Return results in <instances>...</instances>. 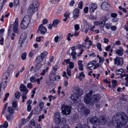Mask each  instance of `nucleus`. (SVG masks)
<instances>
[{
  "mask_svg": "<svg viewBox=\"0 0 128 128\" xmlns=\"http://www.w3.org/2000/svg\"><path fill=\"white\" fill-rule=\"evenodd\" d=\"M9 94L8 93H6L5 95V98L4 99V100L6 101L7 98L9 96Z\"/></svg>",
  "mask_w": 128,
  "mask_h": 128,
  "instance_id": "obj_52",
  "label": "nucleus"
},
{
  "mask_svg": "<svg viewBox=\"0 0 128 128\" xmlns=\"http://www.w3.org/2000/svg\"><path fill=\"white\" fill-rule=\"evenodd\" d=\"M47 54V52H44L41 54L40 56L44 59L46 56Z\"/></svg>",
  "mask_w": 128,
  "mask_h": 128,
  "instance_id": "obj_27",
  "label": "nucleus"
},
{
  "mask_svg": "<svg viewBox=\"0 0 128 128\" xmlns=\"http://www.w3.org/2000/svg\"><path fill=\"white\" fill-rule=\"evenodd\" d=\"M7 111L10 114H12L14 113L13 110L11 107L10 106L8 107Z\"/></svg>",
  "mask_w": 128,
  "mask_h": 128,
  "instance_id": "obj_28",
  "label": "nucleus"
},
{
  "mask_svg": "<svg viewBox=\"0 0 128 128\" xmlns=\"http://www.w3.org/2000/svg\"><path fill=\"white\" fill-rule=\"evenodd\" d=\"M9 75V74L8 72L4 73L3 74L2 76L3 80H4L3 82H2V84H4L3 85L4 86V88L6 87L7 85L6 84V79H7L8 78V76Z\"/></svg>",
  "mask_w": 128,
  "mask_h": 128,
  "instance_id": "obj_12",
  "label": "nucleus"
},
{
  "mask_svg": "<svg viewBox=\"0 0 128 128\" xmlns=\"http://www.w3.org/2000/svg\"><path fill=\"white\" fill-rule=\"evenodd\" d=\"M14 6H17L19 3V0H14Z\"/></svg>",
  "mask_w": 128,
  "mask_h": 128,
  "instance_id": "obj_54",
  "label": "nucleus"
},
{
  "mask_svg": "<svg viewBox=\"0 0 128 128\" xmlns=\"http://www.w3.org/2000/svg\"><path fill=\"white\" fill-rule=\"evenodd\" d=\"M74 29L76 30H78L79 29V26L78 24H76L74 25Z\"/></svg>",
  "mask_w": 128,
  "mask_h": 128,
  "instance_id": "obj_48",
  "label": "nucleus"
},
{
  "mask_svg": "<svg viewBox=\"0 0 128 128\" xmlns=\"http://www.w3.org/2000/svg\"><path fill=\"white\" fill-rule=\"evenodd\" d=\"M30 124L32 126H35L36 123H35L34 121L33 120H32L30 122Z\"/></svg>",
  "mask_w": 128,
  "mask_h": 128,
  "instance_id": "obj_53",
  "label": "nucleus"
},
{
  "mask_svg": "<svg viewBox=\"0 0 128 128\" xmlns=\"http://www.w3.org/2000/svg\"><path fill=\"white\" fill-rule=\"evenodd\" d=\"M111 16L112 17L114 18V17H116L117 16V14L116 13H112L111 14Z\"/></svg>",
  "mask_w": 128,
  "mask_h": 128,
  "instance_id": "obj_59",
  "label": "nucleus"
},
{
  "mask_svg": "<svg viewBox=\"0 0 128 128\" xmlns=\"http://www.w3.org/2000/svg\"><path fill=\"white\" fill-rule=\"evenodd\" d=\"M97 5L95 4L92 3L89 6V8L90 12H93L96 9Z\"/></svg>",
  "mask_w": 128,
  "mask_h": 128,
  "instance_id": "obj_17",
  "label": "nucleus"
},
{
  "mask_svg": "<svg viewBox=\"0 0 128 128\" xmlns=\"http://www.w3.org/2000/svg\"><path fill=\"white\" fill-rule=\"evenodd\" d=\"M27 87L29 88H32V84L30 83H29L27 85Z\"/></svg>",
  "mask_w": 128,
  "mask_h": 128,
  "instance_id": "obj_50",
  "label": "nucleus"
},
{
  "mask_svg": "<svg viewBox=\"0 0 128 128\" xmlns=\"http://www.w3.org/2000/svg\"><path fill=\"white\" fill-rule=\"evenodd\" d=\"M78 109L80 110L81 111L87 114L90 112V110L87 108H86L82 104H80L78 107Z\"/></svg>",
  "mask_w": 128,
  "mask_h": 128,
  "instance_id": "obj_9",
  "label": "nucleus"
},
{
  "mask_svg": "<svg viewBox=\"0 0 128 128\" xmlns=\"http://www.w3.org/2000/svg\"><path fill=\"white\" fill-rule=\"evenodd\" d=\"M98 120L99 118L97 116H93L90 119V122L92 124L98 126L99 125Z\"/></svg>",
  "mask_w": 128,
  "mask_h": 128,
  "instance_id": "obj_7",
  "label": "nucleus"
},
{
  "mask_svg": "<svg viewBox=\"0 0 128 128\" xmlns=\"http://www.w3.org/2000/svg\"><path fill=\"white\" fill-rule=\"evenodd\" d=\"M69 66L68 68H74V63L72 62H69Z\"/></svg>",
  "mask_w": 128,
  "mask_h": 128,
  "instance_id": "obj_44",
  "label": "nucleus"
},
{
  "mask_svg": "<svg viewBox=\"0 0 128 128\" xmlns=\"http://www.w3.org/2000/svg\"><path fill=\"white\" fill-rule=\"evenodd\" d=\"M59 37L58 36H56L54 38V40L56 43H57L58 41Z\"/></svg>",
  "mask_w": 128,
  "mask_h": 128,
  "instance_id": "obj_57",
  "label": "nucleus"
},
{
  "mask_svg": "<svg viewBox=\"0 0 128 128\" xmlns=\"http://www.w3.org/2000/svg\"><path fill=\"white\" fill-rule=\"evenodd\" d=\"M18 18H16L14 22V24L13 25L12 24L10 26V27H12V26H13V30L14 32L15 33H18Z\"/></svg>",
  "mask_w": 128,
  "mask_h": 128,
  "instance_id": "obj_8",
  "label": "nucleus"
},
{
  "mask_svg": "<svg viewBox=\"0 0 128 128\" xmlns=\"http://www.w3.org/2000/svg\"><path fill=\"white\" fill-rule=\"evenodd\" d=\"M112 24L109 22H107L105 24V26L107 29H109L112 26Z\"/></svg>",
  "mask_w": 128,
  "mask_h": 128,
  "instance_id": "obj_29",
  "label": "nucleus"
},
{
  "mask_svg": "<svg viewBox=\"0 0 128 128\" xmlns=\"http://www.w3.org/2000/svg\"><path fill=\"white\" fill-rule=\"evenodd\" d=\"M20 92L17 91L15 94V96L16 98H20Z\"/></svg>",
  "mask_w": 128,
  "mask_h": 128,
  "instance_id": "obj_36",
  "label": "nucleus"
},
{
  "mask_svg": "<svg viewBox=\"0 0 128 128\" xmlns=\"http://www.w3.org/2000/svg\"><path fill=\"white\" fill-rule=\"evenodd\" d=\"M104 60V58L103 57H100L99 59V62H102V63Z\"/></svg>",
  "mask_w": 128,
  "mask_h": 128,
  "instance_id": "obj_58",
  "label": "nucleus"
},
{
  "mask_svg": "<svg viewBox=\"0 0 128 128\" xmlns=\"http://www.w3.org/2000/svg\"><path fill=\"white\" fill-rule=\"evenodd\" d=\"M70 13L68 12H66L64 14V17H66L68 18H69V16Z\"/></svg>",
  "mask_w": 128,
  "mask_h": 128,
  "instance_id": "obj_42",
  "label": "nucleus"
},
{
  "mask_svg": "<svg viewBox=\"0 0 128 128\" xmlns=\"http://www.w3.org/2000/svg\"><path fill=\"white\" fill-rule=\"evenodd\" d=\"M32 3V4H30L29 6L28 10V14L30 15L32 14L38 10L37 4L38 3L37 1L36 0H34Z\"/></svg>",
  "mask_w": 128,
  "mask_h": 128,
  "instance_id": "obj_3",
  "label": "nucleus"
},
{
  "mask_svg": "<svg viewBox=\"0 0 128 128\" xmlns=\"http://www.w3.org/2000/svg\"><path fill=\"white\" fill-rule=\"evenodd\" d=\"M106 118L103 116L100 117V119H99L98 123L99 125H103L106 122Z\"/></svg>",
  "mask_w": 128,
  "mask_h": 128,
  "instance_id": "obj_15",
  "label": "nucleus"
},
{
  "mask_svg": "<svg viewBox=\"0 0 128 128\" xmlns=\"http://www.w3.org/2000/svg\"><path fill=\"white\" fill-rule=\"evenodd\" d=\"M8 123L6 122H5L4 123L3 126L4 128H6L8 127Z\"/></svg>",
  "mask_w": 128,
  "mask_h": 128,
  "instance_id": "obj_56",
  "label": "nucleus"
},
{
  "mask_svg": "<svg viewBox=\"0 0 128 128\" xmlns=\"http://www.w3.org/2000/svg\"><path fill=\"white\" fill-rule=\"evenodd\" d=\"M102 8L104 10H108L110 8V6L107 2H103L101 5Z\"/></svg>",
  "mask_w": 128,
  "mask_h": 128,
  "instance_id": "obj_13",
  "label": "nucleus"
},
{
  "mask_svg": "<svg viewBox=\"0 0 128 128\" xmlns=\"http://www.w3.org/2000/svg\"><path fill=\"white\" fill-rule=\"evenodd\" d=\"M26 52H24L22 54L21 57L22 60H24L26 59Z\"/></svg>",
  "mask_w": 128,
  "mask_h": 128,
  "instance_id": "obj_38",
  "label": "nucleus"
},
{
  "mask_svg": "<svg viewBox=\"0 0 128 128\" xmlns=\"http://www.w3.org/2000/svg\"><path fill=\"white\" fill-rule=\"evenodd\" d=\"M84 74L83 72H82L80 74L78 78L80 80H82V78H84Z\"/></svg>",
  "mask_w": 128,
  "mask_h": 128,
  "instance_id": "obj_32",
  "label": "nucleus"
},
{
  "mask_svg": "<svg viewBox=\"0 0 128 128\" xmlns=\"http://www.w3.org/2000/svg\"><path fill=\"white\" fill-rule=\"evenodd\" d=\"M30 82L32 83H34L36 81V79L34 76H32L30 78Z\"/></svg>",
  "mask_w": 128,
  "mask_h": 128,
  "instance_id": "obj_37",
  "label": "nucleus"
},
{
  "mask_svg": "<svg viewBox=\"0 0 128 128\" xmlns=\"http://www.w3.org/2000/svg\"><path fill=\"white\" fill-rule=\"evenodd\" d=\"M110 28L112 30H114L116 29V27L115 26H111V27Z\"/></svg>",
  "mask_w": 128,
  "mask_h": 128,
  "instance_id": "obj_61",
  "label": "nucleus"
},
{
  "mask_svg": "<svg viewBox=\"0 0 128 128\" xmlns=\"http://www.w3.org/2000/svg\"><path fill=\"white\" fill-rule=\"evenodd\" d=\"M82 61L81 60H79L78 62V68L79 70L81 71L83 70V65L82 64Z\"/></svg>",
  "mask_w": 128,
  "mask_h": 128,
  "instance_id": "obj_26",
  "label": "nucleus"
},
{
  "mask_svg": "<svg viewBox=\"0 0 128 128\" xmlns=\"http://www.w3.org/2000/svg\"><path fill=\"white\" fill-rule=\"evenodd\" d=\"M108 18H107L106 16H103L101 19V20L105 23V22L108 20Z\"/></svg>",
  "mask_w": 128,
  "mask_h": 128,
  "instance_id": "obj_31",
  "label": "nucleus"
},
{
  "mask_svg": "<svg viewBox=\"0 0 128 128\" xmlns=\"http://www.w3.org/2000/svg\"><path fill=\"white\" fill-rule=\"evenodd\" d=\"M4 31V29L2 28L0 30V37H1L2 36Z\"/></svg>",
  "mask_w": 128,
  "mask_h": 128,
  "instance_id": "obj_45",
  "label": "nucleus"
},
{
  "mask_svg": "<svg viewBox=\"0 0 128 128\" xmlns=\"http://www.w3.org/2000/svg\"><path fill=\"white\" fill-rule=\"evenodd\" d=\"M79 12V9L76 8H75L73 11V13L74 14L73 17L74 19L76 18L78 16V14Z\"/></svg>",
  "mask_w": 128,
  "mask_h": 128,
  "instance_id": "obj_18",
  "label": "nucleus"
},
{
  "mask_svg": "<svg viewBox=\"0 0 128 128\" xmlns=\"http://www.w3.org/2000/svg\"><path fill=\"white\" fill-rule=\"evenodd\" d=\"M44 59L40 56L37 57L36 59V61L37 64L41 63L43 61Z\"/></svg>",
  "mask_w": 128,
  "mask_h": 128,
  "instance_id": "obj_24",
  "label": "nucleus"
},
{
  "mask_svg": "<svg viewBox=\"0 0 128 128\" xmlns=\"http://www.w3.org/2000/svg\"><path fill=\"white\" fill-rule=\"evenodd\" d=\"M48 22V20L46 19H44L42 21V25L44 24H46Z\"/></svg>",
  "mask_w": 128,
  "mask_h": 128,
  "instance_id": "obj_63",
  "label": "nucleus"
},
{
  "mask_svg": "<svg viewBox=\"0 0 128 128\" xmlns=\"http://www.w3.org/2000/svg\"><path fill=\"white\" fill-rule=\"evenodd\" d=\"M82 1L80 2L78 4V7L80 9H82Z\"/></svg>",
  "mask_w": 128,
  "mask_h": 128,
  "instance_id": "obj_47",
  "label": "nucleus"
},
{
  "mask_svg": "<svg viewBox=\"0 0 128 128\" xmlns=\"http://www.w3.org/2000/svg\"><path fill=\"white\" fill-rule=\"evenodd\" d=\"M118 20V19L116 17L113 18L112 20V21L113 22H116Z\"/></svg>",
  "mask_w": 128,
  "mask_h": 128,
  "instance_id": "obj_51",
  "label": "nucleus"
},
{
  "mask_svg": "<svg viewBox=\"0 0 128 128\" xmlns=\"http://www.w3.org/2000/svg\"><path fill=\"white\" fill-rule=\"evenodd\" d=\"M88 8L87 7H86L84 9V12L85 13H87L88 12Z\"/></svg>",
  "mask_w": 128,
  "mask_h": 128,
  "instance_id": "obj_55",
  "label": "nucleus"
},
{
  "mask_svg": "<svg viewBox=\"0 0 128 128\" xmlns=\"http://www.w3.org/2000/svg\"><path fill=\"white\" fill-rule=\"evenodd\" d=\"M62 112L64 114L66 115L70 114L71 111L70 106L62 104L61 105Z\"/></svg>",
  "mask_w": 128,
  "mask_h": 128,
  "instance_id": "obj_5",
  "label": "nucleus"
},
{
  "mask_svg": "<svg viewBox=\"0 0 128 128\" xmlns=\"http://www.w3.org/2000/svg\"><path fill=\"white\" fill-rule=\"evenodd\" d=\"M92 93V91H90L84 96V99L85 103L91 106H93L94 104L98 102L101 98L100 96L98 94L93 95L91 98Z\"/></svg>",
  "mask_w": 128,
  "mask_h": 128,
  "instance_id": "obj_1",
  "label": "nucleus"
},
{
  "mask_svg": "<svg viewBox=\"0 0 128 128\" xmlns=\"http://www.w3.org/2000/svg\"><path fill=\"white\" fill-rule=\"evenodd\" d=\"M75 128H90V127L88 126H86L85 125H82L80 124H78L75 127Z\"/></svg>",
  "mask_w": 128,
  "mask_h": 128,
  "instance_id": "obj_22",
  "label": "nucleus"
},
{
  "mask_svg": "<svg viewBox=\"0 0 128 128\" xmlns=\"http://www.w3.org/2000/svg\"><path fill=\"white\" fill-rule=\"evenodd\" d=\"M116 53L119 56H122L123 54V50L121 48L120 49H117L116 50Z\"/></svg>",
  "mask_w": 128,
  "mask_h": 128,
  "instance_id": "obj_21",
  "label": "nucleus"
},
{
  "mask_svg": "<svg viewBox=\"0 0 128 128\" xmlns=\"http://www.w3.org/2000/svg\"><path fill=\"white\" fill-rule=\"evenodd\" d=\"M62 128H70L68 125L66 124L64 125L63 127Z\"/></svg>",
  "mask_w": 128,
  "mask_h": 128,
  "instance_id": "obj_64",
  "label": "nucleus"
},
{
  "mask_svg": "<svg viewBox=\"0 0 128 128\" xmlns=\"http://www.w3.org/2000/svg\"><path fill=\"white\" fill-rule=\"evenodd\" d=\"M114 64L117 66H122L123 64V59L122 58L116 57L114 59Z\"/></svg>",
  "mask_w": 128,
  "mask_h": 128,
  "instance_id": "obj_6",
  "label": "nucleus"
},
{
  "mask_svg": "<svg viewBox=\"0 0 128 128\" xmlns=\"http://www.w3.org/2000/svg\"><path fill=\"white\" fill-rule=\"evenodd\" d=\"M112 88H114L116 86V84L117 81L116 80H112Z\"/></svg>",
  "mask_w": 128,
  "mask_h": 128,
  "instance_id": "obj_33",
  "label": "nucleus"
},
{
  "mask_svg": "<svg viewBox=\"0 0 128 128\" xmlns=\"http://www.w3.org/2000/svg\"><path fill=\"white\" fill-rule=\"evenodd\" d=\"M40 32L42 34H44L46 32V28L42 26V24L40 25L38 28V32Z\"/></svg>",
  "mask_w": 128,
  "mask_h": 128,
  "instance_id": "obj_16",
  "label": "nucleus"
},
{
  "mask_svg": "<svg viewBox=\"0 0 128 128\" xmlns=\"http://www.w3.org/2000/svg\"><path fill=\"white\" fill-rule=\"evenodd\" d=\"M60 22L59 20L58 19H55L54 20L52 24V25L54 27H57V24Z\"/></svg>",
  "mask_w": 128,
  "mask_h": 128,
  "instance_id": "obj_25",
  "label": "nucleus"
},
{
  "mask_svg": "<svg viewBox=\"0 0 128 128\" xmlns=\"http://www.w3.org/2000/svg\"><path fill=\"white\" fill-rule=\"evenodd\" d=\"M105 23L103 22V21H101V22H99V26L101 28L103 27L104 26H105Z\"/></svg>",
  "mask_w": 128,
  "mask_h": 128,
  "instance_id": "obj_41",
  "label": "nucleus"
},
{
  "mask_svg": "<svg viewBox=\"0 0 128 128\" xmlns=\"http://www.w3.org/2000/svg\"><path fill=\"white\" fill-rule=\"evenodd\" d=\"M94 65L92 64V62H90L87 65V68H90L92 67Z\"/></svg>",
  "mask_w": 128,
  "mask_h": 128,
  "instance_id": "obj_40",
  "label": "nucleus"
},
{
  "mask_svg": "<svg viewBox=\"0 0 128 128\" xmlns=\"http://www.w3.org/2000/svg\"><path fill=\"white\" fill-rule=\"evenodd\" d=\"M122 69L118 70L116 71V74H122Z\"/></svg>",
  "mask_w": 128,
  "mask_h": 128,
  "instance_id": "obj_43",
  "label": "nucleus"
},
{
  "mask_svg": "<svg viewBox=\"0 0 128 128\" xmlns=\"http://www.w3.org/2000/svg\"><path fill=\"white\" fill-rule=\"evenodd\" d=\"M22 20L30 23V18L28 15H26L23 18Z\"/></svg>",
  "mask_w": 128,
  "mask_h": 128,
  "instance_id": "obj_23",
  "label": "nucleus"
},
{
  "mask_svg": "<svg viewBox=\"0 0 128 128\" xmlns=\"http://www.w3.org/2000/svg\"><path fill=\"white\" fill-rule=\"evenodd\" d=\"M60 122L62 123H64L66 122V119L65 118H63L60 119Z\"/></svg>",
  "mask_w": 128,
  "mask_h": 128,
  "instance_id": "obj_49",
  "label": "nucleus"
},
{
  "mask_svg": "<svg viewBox=\"0 0 128 128\" xmlns=\"http://www.w3.org/2000/svg\"><path fill=\"white\" fill-rule=\"evenodd\" d=\"M76 53L75 51H72L71 53V55L72 56V58L74 60H75L76 59Z\"/></svg>",
  "mask_w": 128,
  "mask_h": 128,
  "instance_id": "obj_30",
  "label": "nucleus"
},
{
  "mask_svg": "<svg viewBox=\"0 0 128 128\" xmlns=\"http://www.w3.org/2000/svg\"><path fill=\"white\" fill-rule=\"evenodd\" d=\"M20 90L21 92H23L22 94V102H24V99L26 98L27 96L26 94L28 93V90L26 87L24 85L21 84L20 86Z\"/></svg>",
  "mask_w": 128,
  "mask_h": 128,
  "instance_id": "obj_4",
  "label": "nucleus"
},
{
  "mask_svg": "<svg viewBox=\"0 0 128 128\" xmlns=\"http://www.w3.org/2000/svg\"><path fill=\"white\" fill-rule=\"evenodd\" d=\"M99 66H100L99 64H98V63L96 64L95 65V66L94 68V69H96L98 67H99Z\"/></svg>",
  "mask_w": 128,
  "mask_h": 128,
  "instance_id": "obj_60",
  "label": "nucleus"
},
{
  "mask_svg": "<svg viewBox=\"0 0 128 128\" xmlns=\"http://www.w3.org/2000/svg\"><path fill=\"white\" fill-rule=\"evenodd\" d=\"M23 34L21 35L20 38L19 39V43L21 44H25L27 42V40H26V37L25 35L24 36H23ZM21 46H22V45H21Z\"/></svg>",
  "mask_w": 128,
  "mask_h": 128,
  "instance_id": "obj_10",
  "label": "nucleus"
},
{
  "mask_svg": "<svg viewBox=\"0 0 128 128\" xmlns=\"http://www.w3.org/2000/svg\"><path fill=\"white\" fill-rule=\"evenodd\" d=\"M44 104V102H42L40 103L38 106H37V108L39 111H40L42 110L43 108Z\"/></svg>",
  "mask_w": 128,
  "mask_h": 128,
  "instance_id": "obj_20",
  "label": "nucleus"
},
{
  "mask_svg": "<svg viewBox=\"0 0 128 128\" xmlns=\"http://www.w3.org/2000/svg\"><path fill=\"white\" fill-rule=\"evenodd\" d=\"M31 109V107L30 105H28L27 106V110L29 112L30 111Z\"/></svg>",
  "mask_w": 128,
  "mask_h": 128,
  "instance_id": "obj_62",
  "label": "nucleus"
},
{
  "mask_svg": "<svg viewBox=\"0 0 128 128\" xmlns=\"http://www.w3.org/2000/svg\"><path fill=\"white\" fill-rule=\"evenodd\" d=\"M50 80L55 81L56 79V76L54 73H51L50 75Z\"/></svg>",
  "mask_w": 128,
  "mask_h": 128,
  "instance_id": "obj_19",
  "label": "nucleus"
},
{
  "mask_svg": "<svg viewBox=\"0 0 128 128\" xmlns=\"http://www.w3.org/2000/svg\"><path fill=\"white\" fill-rule=\"evenodd\" d=\"M101 44L99 42H98L96 44V46L99 50L100 51L102 50V49L101 48Z\"/></svg>",
  "mask_w": 128,
  "mask_h": 128,
  "instance_id": "obj_39",
  "label": "nucleus"
},
{
  "mask_svg": "<svg viewBox=\"0 0 128 128\" xmlns=\"http://www.w3.org/2000/svg\"><path fill=\"white\" fill-rule=\"evenodd\" d=\"M12 106L13 107L16 108L17 106V102H12Z\"/></svg>",
  "mask_w": 128,
  "mask_h": 128,
  "instance_id": "obj_46",
  "label": "nucleus"
},
{
  "mask_svg": "<svg viewBox=\"0 0 128 128\" xmlns=\"http://www.w3.org/2000/svg\"><path fill=\"white\" fill-rule=\"evenodd\" d=\"M29 23L22 20L20 24V27L23 29H25L28 26Z\"/></svg>",
  "mask_w": 128,
  "mask_h": 128,
  "instance_id": "obj_14",
  "label": "nucleus"
},
{
  "mask_svg": "<svg viewBox=\"0 0 128 128\" xmlns=\"http://www.w3.org/2000/svg\"><path fill=\"white\" fill-rule=\"evenodd\" d=\"M73 89L74 94L71 95L70 98L72 100L76 102L77 99L83 94L84 92L81 88L78 87H74Z\"/></svg>",
  "mask_w": 128,
  "mask_h": 128,
  "instance_id": "obj_2",
  "label": "nucleus"
},
{
  "mask_svg": "<svg viewBox=\"0 0 128 128\" xmlns=\"http://www.w3.org/2000/svg\"><path fill=\"white\" fill-rule=\"evenodd\" d=\"M74 36V34H72L71 33H69L67 35V40L68 41H70L71 40V39L70 37H72L73 36Z\"/></svg>",
  "mask_w": 128,
  "mask_h": 128,
  "instance_id": "obj_34",
  "label": "nucleus"
},
{
  "mask_svg": "<svg viewBox=\"0 0 128 128\" xmlns=\"http://www.w3.org/2000/svg\"><path fill=\"white\" fill-rule=\"evenodd\" d=\"M71 69V68H68V66L66 70L67 74L69 76H70L71 75L70 72Z\"/></svg>",
  "mask_w": 128,
  "mask_h": 128,
  "instance_id": "obj_35",
  "label": "nucleus"
},
{
  "mask_svg": "<svg viewBox=\"0 0 128 128\" xmlns=\"http://www.w3.org/2000/svg\"><path fill=\"white\" fill-rule=\"evenodd\" d=\"M60 115L59 113H56L54 114V120L55 122H56V124H58L60 122Z\"/></svg>",
  "mask_w": 128,
  "mask_h": 128,
  "instance_id": "obj_11",
  "label": "nucleus"
}]
</instances>
